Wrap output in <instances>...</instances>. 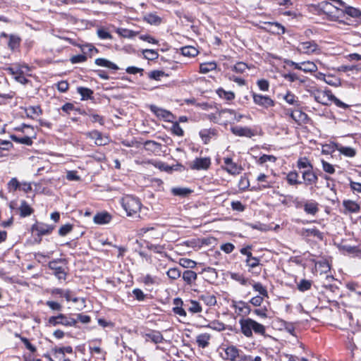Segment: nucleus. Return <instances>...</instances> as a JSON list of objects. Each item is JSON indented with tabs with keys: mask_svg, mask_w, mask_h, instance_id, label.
<instances>
[{
	"mask_svg": "<svg viewBox=\"0 0 361 361\" xmlns=\"http://www.w3.org/2000/svg\"><path fill=\"white\" fill-rule=\"evenodd\" d=\"M173 304L174 305L173 312L180 317H185L187 316L185 309L192 314L200 313L202 310L200 302L196 300H190L183 302L181 298H176L173 299Z\"/></svg>",
	"mask_w": 361,
	"mask_h": 361,
	"instance_id": "1",
	"label": "nucleus"
},
{
	"mask_svg": "<svg viewBox=\"0 0 361 361\" xmlns=\"http://www.w3.org/2000/svg\"><path fill=\"white\" fill-rule=\"evenodd\" d=\"M241 333L247 338H252L253 332L256 334L264 336L266 332V328L262 324L255 320L247 317L239 320Z\"/></svg>",
	"mask_w": 361,
	"mask_h": 361,
	"instance_id": "2",
	"label": "nucleus"
},
{
	"mask_svg": "<svg viewBox=\"0 0 361 361\" xmlns=\"http://www.w3.org/2000/svg\"><path fill=\"white\" fill-rule=\"evenodd\" d=\"M121 205L129 216H133L141 209V202L137 197L126 195L121 199Z\"/></svg>",
	"mask_w": 361,
	"mask_h": 361,
	"instance_id": "3",
	"label": "nucleus"
},
{
	"mask_svg": "<svg viewBox=\"0 0 361 361\" xmlns=\"http://www.w3.org/2000/svg\"><path fill=\"white\" fill-rule=\"evenodd\" d=\"M48 322L50 325L54 326L59 324L65 326H75L77 319L66 314H59L57 316L49 317Z\"/></svg>",
	"mask_w": 361,
	"mask_h": 361,
	"instance_id": "4",
	"label": "nucleus"
},
{
	"mask_svg": "<svg viewBox=\"0 0 361 361\" xmlns=\"http://www.w3.org/2000/svg\"><path fill=\"white\" fill-rule=\"evenodd\" d=\"M310 95L314 97V100L323 105H329L331 102V97L334 95L331 91H323L314 90L310 92Z\"/></svg>",
	"mask_w": 361,
	"mask_h": 361,
	"instance_id": "5",
	"label": "nucleus"
},
{
	"mask_svg": "<svg viewBox=\"0 0 361 361\" xmlns=\"http://www.w3.org/2000/svg\"><path fill=\"white\" fill-rule=\"evenodd\" d=\"M254 103L264 109H269L275 105V102L269 96L262 95L261 94H257L252 92Z\"/></svg>",
	"mask_w": 361,
	"mask_h": 361,
	"instance_id": "6",
	"label": "nucleus"
},
{
	"mask_svg": "<svg viewBox=\"0 0 361 361\" xmlns=\"http://www.w3.org/2000/svg\"><path fill=\"white\" fill-rule=\"evenodd\" d=\"M224 163L225 166H221L222 169L231 175L236 176L241 173L243 167L240 165L237 164L233 161V159L230 157H226L224 159Z\"/></svg>",
	"mask_w": 361,
	"mask_h": 361,
	"instance_id": "7",
	"label": "nucleus"
},
{
	"mask_svg": "<svg viewBox=\"0 0 361 361\" xmlns=\"http://www.w3.org/2000/svg\"><path fill=\"white\" fill-rule=\"evenodd\" d=\"M297 51L305 54H311L319 50V46L314 41H307L300 42Z\"/></svg>",
	"mask_w": 361,
	"mask_h": 361,
	"instance_id": "8",
	"label": "nucleus"
},
{
	"mask_svg": "<svg viewBox=\"0 0 361 361\" xmlns=\"http://www.w3.org/2000/svg\"><path fill=\"white\" fill-rule=\"evenodd\" d=\"M211 165V159L209 157L196 158L189 164L192 170H207Z\"/></svg>",
	"mask_w": 361,
	"mask_h": 361,
	"instance_id": "9",
	"label": "nucleus"
},
{
	"mask_svg": "<svg viewBox=\"0 0 361 361\" xmlns=\"http://www.w3.org/2000/svg\"><path fill=\"white\" fill-rule=\"evenodd\" d=\"M61 262V259L53 260L49 262L48 267L50 269L53 270V274L57 277L59 279H66V271L63 267L59 266V262Z\"/></svg>",
	"mask_w": 361,
	"mask_h": 361,
	"instance_id": "10",
	"label": "nucleus"
},
{
	"mask_svg": "<svg viewBox=\"0 0 361 361\" xmlns=\"http://www.w3.org/2000/svg\"><path fill=\"white\" fill-rule=\"evenodd\" d=\"M142 335L146 341H151L154 344L161 343L164 341L163 335L159 331L150 330L148 332L143 333Z\"/></svg>",
	"mask_w": 361,
	"mask_h": 361,
	"instance_id": "11",
	"label": "nucleus"
},
{
	"mask_svg": "<svg viewBox=\"0 0 361 361\" xmlns=\"http://www.w3.org/2000/svg\"><path fill=\"white\" fill-rule=\"evenodd\" d=\"M149 109L158 118H163L166 121H171V119L173 118V114L170 111L158 107L156 105H150Z\"/></svg>",
	"mask_w": 361,
	"mask_h": 361,
	"instance_id": "12",
	"label": "nucleus"
},
{
	"mask_svg": "<svg viewBox=\"0 0 361 361\" xmlns=\"http://www.w3.org/2000/svg\"><path fill=\"white\" fill-rule=\"evenodd\" d=\"M54 227L55 226L52 225L37 222L32 226V229L36 231L37 235L40 236L51 233L54 229Z\"/></svg>",
	"mask_w": 361,
	"mask_h": 361,
	"instance_id": "13",
	"label": "nucleus"
},
{
	"mask_svg": "<svg viewBox=\"0 0 361 361\" xmlns=\"http://www.w3.org/2000/svg\"><path fill=\"white\" fill-rule=\"evenodd\" d=\"M225 356L223 358L228 361H237L240 356V350L234 345H229L224 349Z\"/></svg>",
	"mask_w": 361,
	"mask_h": 361,
	"instance_id": "14",
	"label": "nucleus"
},
{
	"mask_svg": "<svg viewBox=\"0 0 361 361\" xmlns=\"http://www.w3.org/2000/svg\"><path fill=\"white\" fill-rule=\"evenodd\" d=\"M231 132L237 136L252 137L255 133L248 127L235 126L231 128Z\"/></svg>",
	"mask_w": 361,
	"mask_h": 361,
	"instance_id": "15",
	"label": "nucleus"
},
{
	"mask_svg": "<svg viewBox=\"0 0 361 361\" xmlns=\"http://www.w3.org/2000/svg\"><path fill=\"white\" fill-rule=\"evenodd\" d=\"M302 178L306 185L316 184L318 180V177L314 173L312 169H308L302 172Z\"/></svg>",
	"mask_w": 361,
	"mask_h": 361,
	"instance_id": "16",
	"label": "nucleus"
},
{
	"mask_svg": "<svg viewBox=\"0 0 361 361\" xmlns=\"http://www.w3.org/2000/svg\"><path fill=\"white\" fill-rule=\"evenodd\" d=\"M233 307L236 313L243 316L248 315L251 312L250 307L243 301L235 302Z\"/></svg>",
	"mask_w": 361,
	"mask_h": 361,
	"instance_id": "17",
	"label": "nucleus"
},
{
	"mask_svg": "<svg viewBox=\"0 0 361 361\" xmlns=\"http://www.w3.org/2000/svg\"><path fill=\"white\" fill-rule=\"evenodd\" d=\"M88 137L92 140H94L95 144L99 146L105 145L108 142V138H104L102 133L97 130L88 133Z\"/></svg>",
	"mask_w": 361,
	"mask_h": 361,
	"instance_id": "18",
	"label": "nucleus"
},
{
	"mask_svg": "<svg viewBox=\"0 0 361 361\" xmlns=\"http://www.w3.org/2000/svg\"><path fill=\"white\" fill-rule=\"evenodd\" d=\"M319 204L313 200L307 201L304 204V211L307 214L314 216L319 212Z\"/></svg>",
	"mask_w": 361,
	"mask_h": 361,
	"instance_id": "19",
	"label": "nucleus"
},
{
	"mask_svg": "<svg viewBox=\"0 0 361 361\" xmlns=\"http://www.w3.org/2000/svg\"><path fill=\"white\" fill-rule=\"evenodd\" d=\"M216 130L210 128L201 130L199 134L204 143L207 144L210 139L216 135Z\"/></svg>",
	"mask_w": 361,
	"mask_h": 361,
	"instance_id": "20",
	"label": "nucleus"
},
{
	"mask_svg": "<svg viewBox=\"0 0 361 361\" xmlns=\"http://www.w3.org/2000/svg\"><path fill=\"white\" fill-rule=\"evenodd\" d=\"M111 216L108 212H100L94 216V221L97 224H104L110 222Z\"/></svg>",
	"mask_w": 361,
	"mask_h": 361,
	"instance_id": "21",
	"label": "nucleus"
},
{
	"mask_svg": "<svg viewBox=\"0 0 361 361\" xmlns=\"http://www.w3.org/2000/svg\"><path fill=\"white\" fill-rule=\"evenodd\" d=\"M19 211L21 217L30 216L34 212V209L25 200L21 201Z\"/></svg>",
	"mask_w": 361,
	"mask_h": 361,
	"instance_id": "22",
	"label": "nucleus"
},
{
	"mask_svg": "<svg viewBox=\"0 0 361 361\" xmlns=\"http://www.w3.org/2000/svg\"><path fill=\"white\" fill-rule=\"evenodd\" d=\"M140 233L142 235H146L147 238H160V233L157 232L154 227H143L140 229Z\"/></svg>",
	"mask_w": 361,
	"mask_h": 361,
	"instance_id": "23",
	"label": "nucleus"
},
{
	"mask_svg": "<svg viewBox=\"0 0 361 361\" xmlns=\"http://www.w3.org/2000/svg\"><path fill=\"white\" fill-rule=\"evenodd\" d=\"M143 20L150 25H158L161 23V18L158 16L156 13H150L146 14Z\"/></svg>",
	"mask_w": 361,
	"mask_h": 361,
	"instance_id": "24",
	"label": "nucleus"
},
{
	"mask_svg": "<svg viewBox=\"0 0 361 361\" xmlns=\"http://www.w3.org/2000/svg\"><path fill=\"white\" fill-rule=\"evenodd\" d=\"M266 25L269 27V30L276 35H281L285 32V27L278 23H266Z\"/></svg>",
	"mask_w": 361,
	"mask_h": 361,
	"instance_id": "25",
	"label": "nucleus"
},
{
	"mask_svg": "<svg viewBox=\"0 0 361 361\" xmlns=\"http://www.w3.org/2000/svg\"><path fill=\"white\" fill-rule=\"evenodd\" d=\"M95 63L99 66L106 67L115 71L118 69V67L116 64L103 58L96 59Z\"/></svg>",
	"mask_w": 361,
	"mask_h": 361,
	"instance_id": "26",
	"label": "nucleus"
},
{
	"mask_svg": "<svg viewBox=\"0 0 361 361\" xmlns=\"http://www.w3.org/2000/svg\"><path fill=\"white\" fill-rule=\"evenodd\" d=\"M343 205L344 206L345 209L352 213H357L360 209V205L353 200H344L343 202Z\"/></svg>",
	"mask_w": 361,
	"mask_h": 361,
	"instance_id": "27",
	"label": "nucleus"
},
{
	"mask_svg": "<svg viewBox=\"0 0 361 361\" xmlns=\"http://www.w3.org/2000/svg\"><path fill=\"white\" fill-rule=\"evenodd\" d=\"M210 338L211 336L209 334H202L197 336L196 342L199 347L204 348L208 346Z\"/></svg>",
	"mask_w": 361,
	"mask_h": 361,
	"instance_id": "28",
	"label": "nucleus"
},
{
	"mask_svg": "<svg viewBox=\"0 0 361 361\" xmlns=\"http://www.w3.org/2000/svg\"><path fill=\"white\" fill-rule=\"evenodd\" d=\"M200 298L209 306L215 305L216 303V298L214 295L206 293L200 296Z\"/></svg>",
	"mask_w": 361,
	"mask_h": 361,
	"instance_id": "29",
	"label": "nucleus"
},
{
	"mask_svg": "<svg viewBox=\"0 0 361 361\" xmlns=\"http://www.w3.org/2000/svg\"><path fill=\"white\" fill-rule=\"evenodd\" d=\"M197 277V274L192 270H186L183 273V279L189 285L194 282Z\"/></svg>",
	"mask_w": 361,
	"mask_h": 361,
	"instance_id": "30",
	"label": "nucleus"
},
{
	"mask_svg": "<svg viewBox=\"0 0 361 361\" xmlns=\"http://www.w3.org/2000/svg\"><path fill=\"white\" fill-rule=\"evenodd\" d=\"M144 147L146 150L154 152L160 149L161 144L153 140H147L144 142Z\"/></svg>",
	"mask_w": 361,
	"mask_h": 361,
	"instance_id": "31",
	"label": "nucleus"
},
{
	"mask_svg": "<svg viewBox=\"0 0 361 361\" xmlns=\"http://www.w3.org/2000/svg\"><path fill=\"white\" fill-rule=\"evenodd\" d=\"M298 173L296 171H290L286 176L287 182L290 185L301 184L302 182L298 180Z\"/></svg>",
	"mask_w": 361,
	"mask_h": 361,
	"instance_id": "32",
	"label": "nucleus"
},
{
	"mask_svg": "<svg viewBox=\"0 0 361 361\" xmlns=\"http://www.w3.org/2000/svg\"><path fill=\"white\" fill-rule=\"evenodd\" d=\"M317 70V66L314 63L307 61L302 62V69L305 73H313Z\"/></svg>",
	"mask_w": 361,
	"mask_h": 361,
	"instance_id": "33",
	"label": "nucleus"
},
{
	"mask_svg": "<svg viewBox=\"0 0 361 361\" xmlns=\"http://www.w3.org/2000/svg\"><path fill=\"white\" fill-rule=\"evenodd\" d=\"M217 94L219 97L224 99L227 101H231L235 98V94L231 91H226L222 88H219L216 91Z\"/></svg>",
	"mask_w": 361,
	"mask_h": 361,
	"instance_id": "34",
	"label": "nucleus"
},
{
	"mask_svg": "<svg viewBox=\"0 0 361 361\" xmlns=\"http://www.w3.org/2000/svg\"><path fill=\"white\" fill-rule=\"evenodd\" d=\"M171 192L176 196L186 197L192 192V190L187 188H173Z\"/></svg>",
	"mask_w": 361,
	"mask_h": 361,
	"instance_id": "35",
	"label": "nucleus"
},
{
	"mask_svg": "<svg viewBox=\"0 0 361 361\" xmlns=\"http://www.w3.org/2000/svg\"><path fill=\"white\" fill-rule=\"evenodd\" d=\"M319 7L321 10H322L326 13H332L331 9L336 8L338 9L337 6H334L332 3L329 2L328 1H322L319 4Z\"/></svg>",
	"mask_w": 361,
	"mask_h": 361,
	"instance_id": "36",
	"label": "nucleus"
},
{
	"mask_svg": "<svg viewBox=\"0 0 361 361\" xmlns=\"http://www.w3.org/2000/svg\"><path fill=\"white\" fill-rule=\"evenodd\" d=\"M181 53L185 56L194 57L197 55V49L192 46L184 47L181 49Z\"/></svg>",
	"mask_w": 361,
	"mask_h": 361,
	"instance_id": "37",
	"label": "nucleus"
},
{
	"mask_svg": "<svg viewBox=\"0 0 361 361\" xmlns=\"http://www.w3.org/2000/svg\"><path fill=\"white\" fill-rule=\"evenodd\" d=\"M252 288L255 291L258 292L259 295L265 298H269L268 291L267 288L259 282H256L252 284Z\"/></svg>",
	"mask_w": 361,
	"mask_h": 361,
	"instance_id": "38",
	"label": "nucleus"
},
{
	"mask_svg": "<svg viewBox=\"0 0 361 361\" xmlns=\"http://www.w3.org/2000/svg\"><path fill=\"white\" fill-rule=\"evenodd\" d=\"M11 137L12 140L18 143L23 144L27 146H30L32 144V139L28 136H23L20 137L16 135H11Z\"/></svg>",
	"mask_w": 361,
	"mask_h": 361,
	"instance_id": "39",
	"label": "nucleus"
},
{
	"mask_svg": "<svg viewBox=\"0 0 361 361\" xmlns=\"http://www.w3.org/2000/svg\"><path fill=\"white\" fill-rule=\"evenodd\" d=\"M283 99L288 104L290 105L299 106L300 102L298 97L290 92H288L286 94L283 96Z\"/></svg>",
	"mask_w": 361,
	"mask_h": 361,
	"instance_id": "40",
	"label": "nucleus"
},
{
	"mask_svg": "<svg viewBox=\"0 0 361 361\" xmlns=\"http://www.w3.org/2000/svg\"><path fill=\"white\" fill-rule=\"evenodd\" d=\"M216 68V64L214 62L204 63L200 66V72L201 73H207Z\"/></svg>",
	"mask_w": 361,
	"mask_h": 361,
	"instance_id": "41",
	"label": "nucleus"
},
{
	"mask_svg": "<svg viewBox=\"0 0 361 361\" xmlns=\"http://www.w3.org/2000/svg\"><path fill=\"white\" fill-rule=\"evenodd\" d=\"M78 92L81 95L82 99H88L91 98L93 91L87 87H79L77 88Z\"/></svg>",
	"mask_w": 361,
	"mask_h": 361,
	"instance_id": "42",
	"label": "nucleus"
},
{
	"mask_svg": "<svg viewBox=\"0 0 361 361\" xmlns=\"http://www.w3.org/2000/svg\"><path fill=\"white\" fill-rule=\"evenodd\" d=\"M26 114L28 117L33 118L34 115H40L42 111L39 106H30L26 109Z\"/></svg>",
	"mask_w": 361,
	"mask_h": 361,
	"instance_id": "43",
	"label": "nucleus"
},
{
	"mask_svg": "<svg viewBox=\"0 0 361 361\" xmlns=\"http://www.w3.org/2000/svg\"><path fill=\"white\" fill-rule=\"evenodd\" d=\"M20 39L16 35H9V41L8 43V47L11 50H14L17 47H18L20 44Z\"/></svg>",
	"mask_w": 361,
	"mask_h": 361,
	"instance_id": "44",
	"label": "nucleus"
},
{
	"mask_svg": "<svg viewBox=\"0 0 361 361\" xmlns=\"http://www.w3.org/2000/svg\"><path fill=\"white\" fill-rule=\"evenodd\" d=\"M219 113V116H222L224 114H226V113H228V114H230L231 115H233L234 116V119L236 121H240L241 120V118H243L244 117L243 115L242 114H237L235 113V111L233 109H221L220 111H218Z\"/></svg>",
	"mask_w": 361,
	"mask_h": 361,
	"instance_id": "45",
	"label": "nucleus"
},
{
	"mask_svg": "<svg viewBox=\"0 0 361 361\" xmlns=\"http://www.w3.org/2000/svg\"><path fill=\"white\" fill-rule=\"evenodd\" d=\"M144 57L147 60H155L158 58L159 54L154 49H145L143 51Z\"/></svg>",
	"mask_w": 361,
	"mask_h": 361,
	"instance_id": "46",
	"label": "nucleus"
},
{
	"mask_svg": "<svg viewBox=\"0 0 361 361\" xmlns=\"http://www.w3.org/2000/svg\"><path fill=\"white\" fill-rule=\"evenodd\" d=\"M312 282L309 280L302 279L298 284V288L300 291L304 292L310 289Z\"/></svg>",
	"mask_w": 361,
	"mask_h": 361,
	"instance_id": "47",
	"label": "nucleus"
},
{
	"mask_svg": "<svg viewBox=\"0 0 361 361\" xmlns=\"http://www.w3.org/2000/svg\"><path fill=\"white\" fill-rule=\"evenodd\" d=\"M305 233L307 236H314L320 240L323 239V233L316 228H307L305 229Z\"/></svg>",
	"mask_w": 361,
	"mask_h": 361,
	"instance_id": "48",
	"label": "nucleus"
},
{
	"mask_svg": "<svg viewBox=\"0 0 361 361\" xmlns=\"http://www.w3.org/2000/svg\"><path fill=\"white\" fill-rule=\"evenodd\" d=\"M345 13L353 18H358L361 16V11L359 9L351 6L345 7Z\"/></svg>",
	"mask_w": 361,
	"mask_h": 361,
	"instance_id": "49",
	"label": "nucleus"
},
{
	"mask_svg": "<svg viewBox=\"0 0 361 361\" xmlns=\"http://www.w3.org/2000/svg\"><path fill=\"white\" fill-rule=\"evenodd\" d=\"M166 274L170 279L176 280L180 276V271L178 268H171L167 271Z\"/></svg>",
	"mask_w": 361,
	"mask_h": 361,
	"instance_id": "50",
	"label": "nucleus"
},
{
	"mask_svg": "<svg viewBox=\"0 0 361 361\" xmlns=\"http://www.w3.org/2000/svg\"><path fill=\"white\" fill-rule=\"evenodd\" d=\"M247 69H248V66L243 62H238L232 68L233 71L239 73H243Z\"/></svg>",
	"mask_w": 361,
	"mask_h": 361,
	"instance_id": "51",
	"label": "nucleus"
},
{
	"mask_svg": "<svg viewBox=\"0 0 361 361\" xmlns=\"http://www.w3.org/2000/svg\"><path fill=\"white\" fill-rule=\"evenodd\" d=\"M297 166L299 169H312V165L308 161V159L305 157L300 158L298 159Z\"/></svg>",
	"mask_w": 361,
	"mask_h": 361,
	"instance_id": "52",
	"label": "nucleus"
},
{
	"mask_svg": "<svg viewBox=\"0 0 361 361\" xmlns=\"http://www.w3.org/2000/svg\"><path fill=\"white\" fill-rule=\"evenodd\" d=\"M338 150L346 157H353L355 155V150L350 147H341Z\"/></svg>",
	"mask_w": 361,
	"mask_h": 361,
	"instance_id": "53",
	"label": "nucleus"
},
{
	"mask_svg": "<svg viewBox=\"0 0 361 361\" xmlns=\"http://www.w3.org/2000/svg\"><path fill=\"white\" fill-rule=\"evenodd\" d=\"M98 37L101 39H111L112 35L104 28H99L97 31Z\"/></svg>",
	"mask_w": 361,
	"mask_h": 361,
	"instance_id": "54",
	"label": "nucleus"
},
{
	"mask_svg": "<svg viewBox=\"0 0 361 361\" xmlns=\"http://www.w3.org/2000/svg\"><path fill=\"white\" fill-rule=\"evenodd\" d=\"M247 266L251 269H255L259 265V259L255 257H251L245 260Z\"/></svg>",
	"mask_w": 361,
	"mask_h": 361,
	"instance_id": "55",
	"label": "nucleus"
},
{
	"mask_svg": "<svg viewBox=\"0 0 361 361\" xmlns=\"http://www.w3.org/2000/svg\"><path fill=\"white\" fill-rule=\"evenodd\" d=\"M166 75L162 71H152L149 73V78L155 80H160L161 78L166 76Z\"/></svg>",
	"mask_w": 361,
	"mask_h": 361,
	"instance_id": "56",
	"label": "nucleus"
},
{
	"mask_svg": "<svg viewBox=\"0 0 361 361\" xmlns=\"http://www.w3.org/2000/svg\"><path fill=\"white\" fill-rule=\"evenodd\" d=\"M250 186V181L245 176H241L238 182V188L240 190H245Z\"/></svg>",
	"mask_w": 361,
	"mask_h": 361,
	"instance_id": "57",
	"label": "nucleus"
},
{
	"mask_svg": "<svg viewBox=\"0 0 361 361\" xmlns=\"http://www.w3.org/2000/svg\"><path fill=\"white\" fill-rule=\"evenodd\" d=\"M207 327L210 328L214 330H216V331H223L226 329L224 324L217 322V321L212 322L209 325H207Z\"/></svg>",
	"mask_w": 361,
	"mask_h": 361,
	"instance_id": "58",
	"label": "nucleus"
},
{
	"mask_svg": "<svg viewBox=\"0 0 361 361\" xmlns=\"http://www.w3.org/2000/svg\"><path fill=\"white\" fill-rule=\"evenodd\" d=\"M53 351L55 354H61L62 355H64L65 353H73V348L71 346H66V347H61V348H54L53 349Z\"/></svg>",
	"mask_w": 361,
	"mask_h": 361,
	"instance_id": "59",
	"label": "nucleus"
},
{
	"mask_svg": "<svg viewBox=\"0 0 361 361\" xmlns=\"http://www.w3.org/2000/svg\"><path fill=\"white\" fill-rule=\"evenodd\" d=\"M73 229V226L70 224L63 225L59 230V234L61 236H65L69 233Z\"/></svg>",
	"mask_w": 361,
	"mask_h": 361,
	"instance_id": "60",
	"label": "nucleus"
},
{
	"mask_svg": "<svg viewBox=\"0 0 361 361\" xmlns=\"http://www.w3.org/2000/svg\"><path fill=\"white\" fill-rule=\"evenodd\" d=\"M117 33L123 37H134L135 35V32L133 31V30H128V29H118L117 30Z\"/></svg>",
	"mask_w": 361,
	"mask_h": 361,
	"instance_id": "61",
	"label": "nucleus"
},
{
	"mask_svg": "<svg viewBox=\"0 0 361 361\" xmlns=\"http://www.w3.org/2000/svg\"><path fill=\"white\" fill-rule=\"evenodd\" d=\"M283 78L289 81V82H295V81H297V80H299L300 82H303L304 80H301L299 76L295 73H287V74H285L283 75Z\"/></svg>",
	"mask_w": 361,
	"mask_h": 361,
	"instance_id": "62",
	"label": "nucleus"
},
{
	"mask_svg": "<svg viewBox=\"0 0 361 361\" xmlns=\"http://www.w3.org/2000/svg\"><path fill=\"white\" fill-rule=\"evenodd\" d=\"M20 183L18 182L17 178H13L11 179V180L8 183V188L9 191L11 190H16L18 188H20Z\"/></svg>",
	"mask_w": 361,
	"mask_h": 361,
	"instance_id": "63",
	"label": "nucleus"
},
{
	"mask_svg": "<svg viewBox=\"0 0 361 361\" xmlns=\"http://www.w3.org/2000/svg\"><path fill=\"white\" fill-rule=\"evenodd\" d=\"M322 164L323 170L325 172L330 173V174L334 173L335 169L332 164H331L329 162L324 161V160L322 161Z\"/></svg>",
	"mask_w": 361,
	"mask_h": 361,
	"instance_id": "64",
	"label": "nucleus"
}]
</instances>
